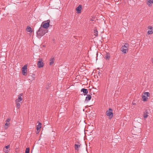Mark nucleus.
<instances>
[{
  "mask_svg": "<svg viewBox=\"0 0 153 153\" xmlns=\"http://www.w3.org/2000/svg\"><path fill=\"white\" fill-rule=\"evenodd\" d=\"M26 30L27 32L31 33L33 30L31 27L29 26H27L26 29Z\"/></svg>",
  "mask_w": 153,
  "mask_h": 153,
  "instance_id": "15",
  "label": "nucleus"
},
{
  "mask_svg": "<svg viewBox=\"0 0 153 153\" xmlns=\"http://www.w3.org/2000/svg\"><path fill=\"white\" fill-rule=\"evenodd\" d=\"M148 31L147 33L148 35H151L153 33V29L152 26H149L147 27Z\"/></svg>",
  "mask_w": 153,
  "mask_h": 153,
  "instance_id": "7",
  "label": "nucleus"
},
{
  "mask_svg": "<svg viewBox=\"0 0 153 153\" xmlns=\"http://www.w3.org/2000/svg\"><path fill=\"white\" fill-rule=\"evenodd\" d=\"M40 131V130H37V131H36V133L37 134H38L39 133V132Z\"/></svg>",
  "mask_w": 153,
  "mask_h": 153,
  "instance_id": "27",
  "label": "nucleus"
},
{
  "mask_svg": "<svg viewBox=\"0 0 153 153\" xmlns=\"http://www.w3.org/2000/svg\"><path fill=\"white\" fill-rule=\"evenodd\" d=\"M81 91H82L84 93L87 94L88 92V90L87 89L83 88L81 89Z\"/></svg>",
  "mask_w": 153,
  "mask_h": 153,
  "instance_id": "21",
  "label": "nucleus"
},
{
  "mask_svg": "<svg viewBox=\"0 0 153 153\" xmlns=\"http://www.w3.org/2000/svg\"><path fill=\"white\" fill-rule=\"evenodd\" d=\"M94 35H95V36H97L98 35V31H97V29H95L94 30Z\"/></svg>",
  "mask_w": 153,
  "mask_h": 153,
  "instance_id": "23",
  "label": "nucleus"
},
{
  "mask_svg": "<svg viewBox=\"0 0 153 153\" xmlns=\"http://www.w3.org/2000/svg\"><path fill=\"white\" fill-rule=\"evenodd\" d=\"M54 58H51L50 60V65H52L54 63Z\"/></svg>",
  "mask_w": 153,
  "mask_h": 153,
  "instance_id": "19",
  "label": "nucleus"
},
{
  "mask_svg": "<svg viewBox=\"0 0 153 153\" xmlns=\"http://www.w3.org/2000/svg\"><path fill=\"white\" fill-rule=\"evenodd\" d=\"M34 75L32 74V75H29L28 76L29 79L30 81H33L34 79Z\"/></svg>",
  "mask_w": 153,
  "mask_h": 153,
  "instance_id": "17",
  "label": "nucleus"
},
{
  "mask_svg": "<svg viewBox=\"0 0 153 153\" xmlns=\"http://www.w3.org/2000/svg\"><path fill=\"white\" fill-rule=\"evenodd\" d=\"M10 125L9 123H7L6 122V123L5 124L4 127L5 129H7L8 128V126Z\"/></svg>",
  "mask_w": 153,
  "mask_h": 153,
  "instance_id": "20",
  "label": "nucleus"
},
{
  "mask_svg": "<svg viewBox=\"0 0 153 153\" xmlns=\"http://www.w3.org/2000/svg\"><path fill=\"white\" fill-rule=\"evenodd\" d=\"M106 114L107 116H108L109 119H111L114 115L112 109L111 108H109V109L106 111Z\"/></svg>",
  "mask_w": 153,
  "mask_h": 153,
  "instance_id": "3",
  "label": "nucleus"
},
{
  "mask_svg": "<svg viewBox=\"0 0 153 153\" xmlns=\"http://www.w3.org/2000/svg\"><path fill=\"white\" fill-rule=\"evenodd\" d=\"M10 150V146L9 145L6 146L3 149V151L5 153H8Z\"/></svg>",
  "mask_w": 153,
  "mask_h": 153,
  "instance_id": "10",
  "label": "nucleus"
},
{
  "mask_svg": "<svg viewBox=\"0 0 153 153\" xmlns=\"http://www.w3.org/2000/svg\"><path fill=\"white\" fill-rule=\"evenodd\" d=\"M32 151H31V153H32Z\"/></svg>",
  "mask_w": 153,
  "mask_h": 153,
  "instance_id": "29",
  "label": "nucleus"
},
{
  "mask_svg": "<svg viewBox=\"0 0 153 153\" xmlns=\"http://www.w3.org/2000/svg\"><path fill=\"white\" fill-rule=\"evenodd\" d=\"M16 105V108L18 109H19L20 106V103L15 102Z\"/></svg>",
  "mask_w": 153,
  "mask_h": 153,
  "instance_id": "22",
  "label": "nucleus"
},
{
  "mask_svg": "<svg viewBox=\"0 0 153 153\" xmlns=\"http://www.w3.org/2000/svg\"><path fill=\"white\" fill-rule=\"evenodd\" d=\"M48 32L47 29H44L43 28L40 27L37 32V36L39 38H40L44 35L45 33Z\"/></svg>",
  "mask_w": 153,
  "mask_h": 153,
  "instance_id": "1",
  "label": "nucleus"
},
{
  "mask_svg": "<svg viewBox=\"0 0 153 153\" xmlns=\"http://www.w3.org/2000/svg\"><path fill=\"white\" fill-rule=\"evenodd\" d=\"M23 96V94H21L18 96V98H17L15 101V102L20 103V102L22 101L23 99L22 97Z\"/></svg>",
  "mask_w": 153,
  "mask_h": 153,
  "instance_id": "8",
  "label": "nucleus"
},
{
  "mask_svg": "<svg viewBox=\"0 0 153 153\" xmlns=\"http://www.w3.org/2000/svg\"><path fill=\"white\" fill-rule=\"evenodd\" d=\"M91 98V96L89 95H87V97H86L85 101H88L90 100Z\"/></svg>",
  "mask_w": 153,
  "mask_h": 153,
  "instance_id": "16",
  "label": "nucleus"
},
{
  "mask_svg": "<svg viewBox=\"0 0 153 153\" xmlns=\"http://www.w3.org/2000/svg\"><path fill=\"white\" fill-rule=\"evenodd\" d=\"M80 144H75V149L76 150L78 151L80 148Z\"/></svg>",
  "mask_w": 153,
  "mask_h": 153,
  "instance_id": "14",
  "label": "nucleus"
},
{
  "mask_svg": "<svg viewBox=\"0 0 153 153\" xmlns=\"http://www.w3.org/2000/svg\"><path fill=\"white\" fill-rule=\"evenodd\" d=\"M30 149L29 148H27L25 150V153H29Z\"/></svg>",
  "mask_w": 153,
  "mask_h": 153,
  "instance_id": "24",
  "label": "nucleus"
},
{
  "mask_svg": "<svg viewBox=\"0 0 153 153\" xmlns=\"http://www.w3.org/2000/svg\"><path fill=\"white\" fill-rule=\"evenodd\" d=\"M10 121V119H7L6 120L5 122L7 123H9Z\"/></svg>",
  "mask_w": 153,
  "mask_h": 153,
  "instance_id": "25",
  "label": "nucleus"
},
{
  "mask_svg": "<svg viewBox=\"0 0 153 153\" xmlns=\"http://www.w3.org/2000/svg\"><path fill=\"white\" fill-rule=\"evenodd\" d=\"M50 20H47L43 22L41 25L40 27L43 28L44 29H47L49 27L50 25Z\"/></svg>",
  "mask_w": 153,
  "mask_h": 153,
  "instance_id": "2",
  "label": "nucleus"
},
{
  "mask_svg": "<svg viewBox=\"0 0 153 153\" xmlns=\"http://www.w3.org/2000/svg\"><path fill=\"white\" fill-rule=\"evenodd\" d=\"M149 110H146L144 112L143 114V116L144 118H147L148 117V114H149Z\"/></svg>",
  "mask_w": 153,
  "mask_h": 153,
  "instance_id": "13",
  "label": "nucleus"
},
{
  "mask_svg": "<svg viewBox=\"0 0 153 153\" xmlns=\"http://www.w3.org/2000/svg\"><path fill=\"white\" fill-rule=\"evenodd\" d=\"M132 104L133 105H136V103L135 102H132Z\"/></svg>",
  "mask_w": 153,
  "mask_h": 153,
  "instance_id": "28",
  "label": "nucleus"
},
{
  "mask_svg": "<svg viewBox=\"0 0 153 153\" xmlns=\"http://www.w3.org/2000/svg\"><path fill=\"white\" fill-rule=\"evenodd\" d=\"M27 65H25L22 68V73L24 76H26L27 74Z\"/></svg>",
  "mask_w": 153,
  "mask_h": 153,
  "instance_id": "6",
  "label": "nucleus"
},
{
  "mask_svg": "<svg viewBox=\"0 0 153 153\" xmlns=\"http://www.w3.org/2000/svg\"><path fill=\"white\" fill-rule=\"evenodd\" d=\"M149 92H145L144 93L143 95L142 96V98L143 101H146L148 100V97L149 96Z\"/></svg>",
  "mask_w": 153,
  "mask_h": 153,
  "instance_id": "5",
  "label": "nucleus"
},
{
  "mask_svg": "<svg viewBox=\"0 0 153 153\" xmlns=\"http://www.w3.org/2000/svg\"><path fill=\"white\" fill-rule=\"evenodd\" d=\"M42 124L40 123H39V124L36 126V130H41V128Z\"/></svg>",
  "mask_w": 153,
  "mask_h": 153,
  "instance_id": "18",
  "label": "nucleus"
},
{
  "mask_svg": "<svg viewBox=\"0 0 153 153\" xmlns=\"http://www.w3.org/2000/svg\"><path fill=\"white\" fill-rule=\"evenodd\" d=\"M146 4L149 7H152L153 5V0H147Z\"/></svg>",
  "mask_w": 153,
  "mask_h": 153,
  "instance_id": "9",
  "label": "nucleus"
},
{
  "mask_svg": "<svg viewBox=\"0 0 153 153\" xmlns=\"http://www.w3.org/2000/svg\"><path fill=\"white\" fill-rule=\"evenodd\" d=\"M82 8V6L81 5H79L77 7H76V10L77 11V13H80Z\"/></svg>",
  "mask_w": 153,
  "mask_h": 153,
  "instance_id": "11",
  "label": "nucleus"
},
{
  "mask_svg": "<svg viewBox=\"0 0 153 153\" xmlns=\"http://www.w3.org/2000/svg\"><path fill=\"white\" fill-rule=\"evenodd\" d=\"M37 65L39 68H40L43 67V62L41 61H39L37 63Z\"/></svg>",
  "mask_w": 153,
  "mask_h": 153,
  "instance_id": "12",
  "label": "nucleus"
},
{
  "mask_svg": "<svg viewBox=\"0 0 153 153\" xmlns=\"http://www.w3.org/2000/svg\"><path fill=\"white\" fill-rule=\"evenodd\" d=\"M110 58V56L109 55H107V56H106V58L108 59H109Z\"/></svg>",
  "mask_w": 153,
  "mask_h": 153,
  "instance_id": "26",
  "label": "nucleus"
},
{
  "mask_svg": "<svg viewBox=\"0 0 153 153\" xmlns=\"http://www.w3.org/2000/svg\"><path fill=\"white\" fill-rule=\"evenodd\" d=\"M129 46L128 45L126 44L123 46L121 48V51L124 53H126L128 51V48Z\"/></svg>",
  "mask_w": 153,
  "mask_h": 153,
  "instance_id": "4",
  "label": "nucleus"
}]
</instances>
